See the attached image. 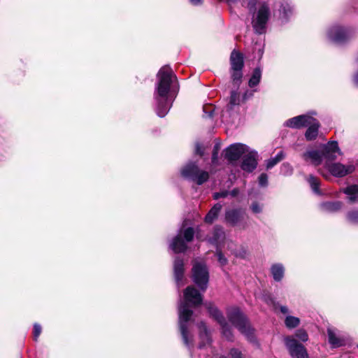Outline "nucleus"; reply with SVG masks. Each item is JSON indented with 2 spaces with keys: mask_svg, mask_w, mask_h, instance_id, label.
<instances>
[{
  "mask_svg": "<svg viewBox=\"0 0 358 358\" xmlns=\"http://www.w3.org/2000/svg\"><path fill=\"white\" fill-rule=\"evenodd\" d=\"M157 77L153 94L154 110L157 116L164 117L172 106L179 86L176 76L168 66L161 68Z\"/></svg>",
  "mask_w": 358,
  "mask_h": 358,
  "instance_id": "f257e3e1",
  "label": "nucleus"
},
{
  "mask_svg": "<svg viewBox=\"0 0 358 358\" xmlns=\"http://www.w3.org/2000/svg\"><path fill=\"white\" fill-rule=\"evenodd\" d=\"M185 301H180L178 306V323L179 329L184 344L188 348L190 355L192 357V348L194 347L193 329L194 320L191 307L201 303V294L197 289L193 286L187 287L184 292Z\"/></svg>",
  "mask_w": 358,
  "mask_h": 358,
  "instance_id": "f03ea898",
  "label": "nucleus"
},
{
  "mask_svg": "<svg viewBox=\"0 0 358 358\" xmlns=\"http://www.w3.org/2000/svg\"><path fill=\"white\" fill-rule=\"evenodd\" d=\"M201 159V145L197 141L195 143L194 156L188 161L180 171L181 176L197 185H201V170L199 161Z\"/></svg>",
  "mask_w": 358,
  "mask_h": 358,
  "instance_id": "7ed1b4c3",
  "label": "nucleus"
},
{
  "mask_svg": "<svg viewBox=\"0 0 358 358\" xmlns=\"http://www.w3.org/2000/svg\"><path fill=\"white\" fill-rule=\"evenodd\" d=\"M227 317L231 323L250 342L255 341V329L248 317L238 308L229 310Z\"/></svg>",
  "mask_w": 358,
  "mask_h": 358,
  "instance_id": "20e7f679",
  "label": "nucleus"
},
{
  "mask_svg": "<svg viewBox=\"0 0 358 358\" xmlns=\"http://www.w3.org/2000/svg\"><path fill=\"white\" fill-rule=\"evenodd\" d=\"M339 154L338 143L333 141L324 146L322 153L317 150H308L303 154V158L305 161H310L315 166H318L322 163L323 157L327 161H333Z\"/></svg>",
  "mask_w": 358,
  "mask_h": 358,
  "instance_id": "39448f33",
  "label": "nucleus"
},
{
  "mask_svg": "<svg viewBox=\"0 0 358 358\" xmlns=\"http://www.w3.org/2000/svg\"><path fill=\"white\" fill-rule=\"evenodd\" d=\"M194 236V230L192 227L180 229L177 235L169 242V247L174 253L185 252L187 249V244Z\"/></svg>",
  "mask_w": 358,
  "mask_h": 358,
  "instance_id": "423d86ee",
  "label": "nucleus"
},
{
  "mask_svg": "<svg viewBox=\"0 0 358 358\" xmlns=\"http://www.w3.org/2000/svg\"><path fill=\"white\" fill-rule=\"evenodd\" d=\"M270 15L271 10L268 3L265 1L259 3L252 21L253 28L257 33L261 34L264 31Z\"/></svg>",
  "mask_w": 358,
  "mask_h": 358,
  "instance_id": "0eeeda50",
  "label": "nucleus"
},
{
  "mask_svg": "<svg viewBox=\"0 0 358 358\" xmlns=\"http://www.w3.org/2000/svg\"><path fill=\"white\" fill-rule=\"evenodd\" d=\"M203 305L208 310L210 316L214 317L218 323L220 324L222 328V335L228 341H234V334L231 327L227 323L224 317L222 316L219 310L211 303H205Z\"/></svg>",
  "mask_w": 358,
  "mask_h": 358,
  "instance_id": "6e6552de",
  "label": "nucleus"
},
{
  "mask_svg": "<svg viewBox=\"0 0 358 358\" xmlns=\"http://www.w3.org/2000/svg\"><path fill=\"white\" fill-rule=\"evenodd\" d=\"M284 341L292 358H308V354L306 348L299 343L294 337L287 336Z\"/></svg>",
  "mask_w": 358,
  "mask_h": 358,
  "instance_id": "1a4fd4ad",
  "label": "nucleus"
},
{
  "mask_svg": "<svg viewBox=\"0 0 358 358\" xmlns=\"http://www.w3.org/2000/svg\"><path fill=\"white\" fill-rule=\"evenodd\" d=\"M208 241L209 243L215 245L217 249H222L225 243L227 244V248L229 250L234 245V243L232 241L226 239L223 228L218 226L214 228Z\"/></svg>",
  "mask_w": 358,
  "mask_h": 358,
  "instance_id": "9d476101",
  "label": "nucleus"
},
{
  "mask_svg": "<svg viewBox=\"0 0 358 358\" xmlns=\"http://www.w3.org/2000/svg\"><path fill=\"white\" fill-rule=\"evenodd\" d=\"M248 152L246 145L241 143H236L230 145L225 151V157L230 162L238 160L240 157Z\"/></svg>",
  "mask_w": 358,
  "mask_h": 358,
  "instance_id": "9b49d317",
  "label": "nucleus"
},
{
  "mask_svg": "<svg viewBox=\"0 0 358 358\" xmlns=\"http://www.w3.org/2000/svg\"><path fill=\"white\" fill-rule=\"evenodd\" d=\"M313 121V117L309 115H299L293 118L289 119L285 123V125L292 128H301L308 127Z\"/></svg>",
  "mask_w": 358,
  "mask_h": 358,
  "instance_id": "f8f14e48",
  "label": "nucleus"
},
{
  "mask_svg": "<svg viewBox=\"0 0 358 358\" xmlns=\"http://www.w3.org/2000/svg\"><path fill=\"white\" fill-rule=\"evenodd\" d=\"M329 38L335 43H343L349 37L347 30L341 27H334L328 32Z\"/></svg>",
  "mask_w": 358,
  "mask_h": 358,
  "instance_id": "ddd939ff",
  "label": "nucleus"
},
{
  "mask_svg": "<svg viewBox=\"0 0 358 358\" xmlns=\"http://www.w3.org/2000/svg\"><path fill=\"white\" fill-rule=\"evenodd\" d=\"M257 153L255 151L249 152L243 159L241 169L247 172H252L257 165Z\"/></svg>",
  "mask_w": 358,
  "mask_h": 358,
  "instance_id": "4468645a",
  "label": "nucleus"
},
{
  "mask_svg": "<svg viewBox=\"0 0 358 358\" xmlns=\"http://www.w3.org/2000/svg\"><path fill=\"white\" fill-rule=\"evenodd\" d=\"M330 173L336 177H343L354 171L355 167L352 165L345 166L340 163L333 164L328 167Z\"/></svg>",
  "mask_w": 358,
  "mask_h": 358,
  "instance_id": "2eb2a0df",
  "label": "nucleus"
},
{
  "mask_svg": "<svg viewBox=\"0 0 358 358\" xmlns=\"http://www.w3.org/2000/svg\"><path fill=\"white\" fill-rule=\"evenodd\" d=\"M174 277L176 285L178 287L184 285V262L179 257H176L173 263Z\"/></svg>",
  "mask_w": 358,
  "mask_h": 358,
  "instance_id": "dca6fc26",
  "label": "nucleus"
},
{
  "mask_svg": "<svg viewBox=\"0 0 358 358\" xmlns=\"http://www.w3.org/2000/svg\"><path fill=\"white\" fill-rule=\"evenodd\" d=\"M244 212L241 209H231L225 213L226 222L232 226L238 225L243 220Z\"/></svg>",
  "mask_w": 358,
  "mask_h": 358,
  "instance_id": "f3484780",
  "label": "nucleus"
},
{
  "mask_svg": "<svg viewBox=\"0 0 358 358\" xmlns=\"http://www.w3.org/2000/svg\"><path fill=\"white\" fill-rule=\"evenodd\" d=\"M215 109V106L212 104L203 106V122L208 127L215 124V121L213 119Z\"/></svg>",
  "mask_w": 358,
  "mask_h": 358,
  "instance_id": "a211bd4d",
  "label": "nucleus"
},
{
  "mask_svg": "<svg viewBox=\"0 0 358 358\" xmlns=\"http://www.w3.org/2000/svg\"><path fill=\"white\" fill-rule=\"evenodd\" d=\"M247 93L241 97L240 93L238 92L237 88L231 90L230 96L229 98V103L227 104V109L232 110L234 106H239L243 101H245L247 97Z\"/></svg>",
  "mask_w": 358,
  "mask_h": 358,
  "instance_id": "6ab92c4d",
  "label": "nucleus"
},
{
  "mask_svg": "<svg viewBox=\"0 0 358 358\" xmlns=\"http://www.w3.org/2000/svg\"><path fill=\"white\" fill-rule=\"evenodd\" d=\"M230 69H243L244 66L243 54L234 50L230 55Z\"/></svg>",
  "mask_w": 358,
  "mask_h": 358,
  "instance_id": "aec40b11",
  "label": "nucleus"
},
{
  "mask_svg": "<svg viewBox=\"0 0 358 358\" xmlns=\"http://www.w3.org/2000/svg\"><path fill=\"white\" fill-rule=\"evenodd\" d=\"M192 272L193 282L201 287V262L199 259L194 260Z\"/></svg>",
  "mask_w": 358,
  "mask_h": 358,
  "instance_id": "412c9836",
  "label": "nucleus"
},
{
  "mask_svg": "<svg viewBox=\"0 0 358 358\" xmlns=\"http://www.w3.org/2000/svg\"><path fill=\"white\" fill-rule=\"evenodd\" d=\"M308 126V128L305 133V137L307 141L315 140L318 135V129L320 127V123L317 120L313 118V122H311Z\"/></svg>",
  "mask_w": 358,
  "mask_h": 358,
  "instance_id": "4be33fe9",
  "label": "nucleus"
},
{
  "mask_svg": "<svg viewBox=\"0 0 358 358\" xmlns=\"http://www.w3.org/2000/svg\"><path fill=\"white\" fill-rule=\"evenodd\" d=\"M222 207V205L219 203L215 204L205 217V222L210 224L214 222L217 218Z\"/></svg>",
  "mask_w": 358,
  "mask_h": 358,
  "instance_id": "5701e85b",
  "label": "nucleus"
},
{
  "mask_svg": "<svg viewBox=\"0 0 358 358\" xmlns=\"http://www.w3.org/2000/svg\"><path fill=\"white\" fill-rule=\"evenodd\" d=\"M327 334L329 342L333 348H338L344 345L345 341L341 338L337 337L333 329L329 328L327 329Z\"/></svg>",
  "mask_w": 358,
  "mask_h": 358,
  "instance_id": "b1692460",
  "label": "nucleus"
},
{
  "mask_svg": "<svg viewBox=\"0 0 358 358\" xmlns=\"http://www.w3.org/2000/svg\"><path fill=\"white\" fill-rule=\"evenodd\" d=\"M230 73L234 87L238 89L242 83V69H230Z\"/></svg>",
  "mask_w": 358,
  "mask_h": 358,
  "instance_id": "393cba45",
  "label": "nucleus"
},
{
  "mask_svg": "<svg viewBox=\"0 0 358 358\" xmlns=\"http://www.w3.org/2000/svg\"><path fill=\"white\" fill-rule=\"evenodd\" d=\"M343 192L348 195V199L351 203L358 202V186L351 185L346 187Z\"/></svg>",
  "mask_w": 358,
  "mask_h": 358,
  "instance_id": "a878e982",
  "label": "nucleus"
},
{
  "mask_svg": "<svg viewBox=\"0 0 358 358\" xmlns=\"http://www.w3.org/2000/svg\"><path fill=\"white\" fill-rule=\"evenodd\" d=\"M321 206L322 209L325 212L334 213L341 208L342 203L341 201L325 202Z\"/></svg>",
  "mask_w": 358,
  "mask_h": 358,
  "instance_id": "bb28decb",
  "label": "nucleus"
},
{
  "mask_svg": "<svg viewBox=\"0 0 358 358\" xmlns=\"http://www.w3.org/2000/svg\"><path fill=\"white\" fill-rule=\"evenodd\" d=\"M272 275L275 281H280L284 276V267L282 264H275L271 268Z\"/></svg>",
  "mask_w": 358,
  "mask_h": 358,
  "instance_id": "cd10ccee",
  "label": "nucleus"
},
{
  "mask_svg": "<svg viewBox=\"0 0 358 358\" xmlns=\"http://www.w3.org/2000/svg\"><path fill=\"white\" fill-rule=\"evenodd\" d=\"M262 77V71L259 68H256L250 78L248 85L250 87H253L259 84Z\"/></svg>",
  "mask_w": 358,
  "mask_h": 358,
  "instance_id": "c85d7f7f",
  "label": "nucleus"
},
{
  "mask_svg": "<svg viewBox=\"0 0 358 358\" xmlns=\"http://www.w3.org/2000/svg\"><path fill=\"white\" fill-rule=\"evenodd\" d=\"M308 181L313 191L317 194H320L321 192L319 189V186H320L319 179L313 176H310L308 177Z\"/></svg>",
  "mask_w": 358,
  "mask_h": 358,
  "instance_id": "c756f323",
  "label": "nucleus"
},
{
  "mask_svg": "<svg viewBox=\"0 0 358 358\" xmlns=\"http://www.w3.org/2000/svg\"><path fill=\"white\" fill-rule=\"evenodd\" d=\"M284 158V153L283 152H280L277 155L268 160L266 163V168L268 169H271L273 167L275 164H277L278 162L282 161Z\"/></svg>",
  "mask_w": 358,
  "mask_h": 358,
  "instance_id": "7c9ffc66",
  "label": "nucleus"
},
{
  "mask_svg": "<svg viewBox=\"0 0 358 358\" xmlns=\"http://www.w3.org/2000/svg\"><path fill=\"white\" fill-rule=\"evenodd\" d=\"M285 323L287 328L292 329L296 327L299 324L300 320L298 317L287 316L285 320Z\"/></svg>",
  "mask_w": 358,
  "mask_h": 358,
  "instance_id": "2f4dec72",
  "label": "nucleus"
},
{
  "mask_svg": "<svg viewBox=\"0 0 358 358\" xmlns=\"http://www.w3.org/2000/svg\"><path fill=\"white\" fill-rule=\"evenodd\" d=\"M294 338L296 340L299 339L301 341L306 342L308 339V336L307 332L304 329H298L294 334Z\"/></svg>",
  "mask_w": 358,
  "mask_h": 358,
  "instance_id": "473e14b6",
  "label": "nucleus"
},
{
  "mask_svg": "<svg viewBox=\"0 0 358 358\" xmlns=\"http://www.w3.org/2000/svg\"><path fill=\"white\" fill-rule=\"evenodd\" d=\"M229 356L230 358H245L241 350L236 348L229 350Z\"/></svg>",
  "mask_w": 358,
  "mask_h": 358,
  "instance_id": "72a5a7b5",
  "label": "nucleus"
},
{
  "mask_svg": "<svg viewBox=\"0 0 358 358\" xmlns=\"http://www.w3.org/2000/svg\"><path fill=\"white\" fill-rule=\"evenodd\" d=\"M222 249H217V252H216V256L217 257V260L220 263V264L221 266H225L227 262H228V260L224 256V255L222 254V251H221Z\"/></svg>",
  "mask_w": 358,
  "mask_h": 358,
  "instance_id": "f704fd0d",
  "label": "nucleus"
},
{
  "mask_svg": "<svg viewBox=\"0 0 358 358\" xmlns=\"http://www.w3.org/2000/svg\"><path fill=\"white\" fill-rule=\"evenodd\" d=\"M209 279L208 272L206 268L203 266V292L207 287V284Z\"/></svg>",
  "mask_w": 358,
  "mask_h": 358,
  "instance_id": "c9c22d12",
  "label": "nucleus"
},
{
  "mask_svg": "<svg viewBox=\"0 0 358 358\" xmlns=\"http://www.w3.org/2000/svg\"><path fill=\"white\" fill-rule=\"evenodd\" d=\"M348 218L352 222H358V210L350 212L348 215Z\"/></svg>",
  "mask_w": 358,
  "mask_h": 358,
  "instance_id": "e433bc0d",
  "label": "nucleus"
},
{
  "mask_svg": "<svg viewBox=\"0 0 358 358\" xmlns=\"http://www.w3.org/2000/svg\"><path fill=\"white\" fill-rule=\"evenodd\" d=\"M41 327L38 324H34V339L35 341H37L38 336H40L41 333Z\"/></svg>",
  "mask_w": 358,
  "mask_h": 358,
  "instance_id": "4c0bfd02",
  "label": "nucleus"
},
{
  "mask_svg": "<svg viewBox=\"0 0 358 358\" xmlns=\"http://www.w3.org/2000/svg\"><path fill=\"white\" fill-rule=\"evenodd\" d=\"M268 182V176L266 173H262L259 177V183L261 186H266Z\"/></svg>",
  "mask_w": 358,
  "mask_h": 358,
  "instance_id": "58836bf2",
  "label": "nucleus"
},
{
  "mask_svg": "<svg viewBox=\"0 0 358 358\" xmlns=\"http://www.w3.org/2000/svg\"><path fill=\"white\" fill-rule=\"evenodd\" d=\"M203 343L204 341H206L207 343H210L211 339L209 335V333L207 331L206 327L203 325Z\"/></svg>",
  "mask_w": 358,
  "mask_h": 358,
  "instance_id": "ea45409f",
  "label": "nucleus"
},
{
  "mask_svg": "<svg viewBox=\"0 0 358 358\" xmlns=\"http://www.w3.org/2000/svg\"><path fill=\"white\" fill-rule=\"evenodd\" d=\"M251 210L254 213H259L262 212V207L257 202H253L251 205Z\"/></svg>",
  "mask_w": 358,
  "mask_h": 358,
  "instance_id": "a19ab883",
  "label": "nucleus"
},
{
  "mask_svg": "<svg viewBox=\"0 0 358 358\" xmlns=\"http://www.w3.org/2000/svg\"><path fill=\"white\" fill-rule=\"evenodd\" d=\"M228 194H229V192L227 191H224L222 192H216L214 194L213 198H214V199H218L220 198H224V197L227 196Z\"/></svg>",
  "mask_w": 358,
  "mask_h": 358,
  "instance_id": "79ce46f5",
  "label": "nucleus"
},
{
  "mask_svg": "<svg viewBox=\"0 0 358 358\" xmlns=\"http://www.w3.org/2000/svg\"><path fill=\"white\" fill-rule=\"evenodd\" d=\"M281 8L283 10L282 12L285 17L287 15L288 12H291V8L288 4H286L285 6L282 4Z\"/></svg>",
  "mask_w": 358,
  "mask_h": 358,
  "instance_id": "37998d69",
  "label": "nucleus"
},
{
  "mask_svg": "<svg viewBox=\"0 0 358 358\" xmlns=\"http://www.w3.org/2000/svg\"><path fill=\"white\" fill-rule=\"evenodd\" d=\"M256 1H257L256 0H250L248 7L250 11L255 10V6Z\"/></svg>",
  "mask_w": 358,
  "mask_h": 358,
  "instance_id": "c03bdc74",
  "label": "nucleus"
},
{
  "mask_svg": "<svg viewBox=\"0 0 358 358\" xmlns=\"http://www.w3.org/2000/svg\"><path fill=\"white\" fill-rule=\"evenodd\" d=\"M239 193V191L238 189H234L229 194L232 196H236Z\"/></svg>",
  "mask_w": 358,
  "mask_h": 358,
  "instance_id": "a18cd8bd",
  "label": "nucleus"
},
{
  "mask_svg": "<svg viewBox=\"0 0 358 358\" xmlns=\"http://www.w3.org/2000/svg\"><path fill=\"white\" fill-rule=\"evenodd\" d=\"M189 1L194 6L199 5L201 3V0H189Z\"/></svg>",
  "mask_w": 358,
  "mask_h": 358,
  "instance_id": "49530a36",
  "label": "nucleus"
},
{
  "mask_svg": "<svg viewBox=\"0 0 358 358\" xmlns=\"http://www.w3.org/2000/svg\"><path fill=\"white\" fill-rule=\"evenodd\" d=\"M203 182L206 181L208 178V173L207 172L203 171Z\"/></svg>",
  "mask_w": 358,
  "mask_h": 358,
  "instance_id": "de8ad7c7",
  "label": "nucleus"
},
{
  "mask_svg": "<svg viewBox=\"0 0 358 358\" xmlns=\"http://www.w3.org/2000/svg\"><path fill=\"white\" fill-rule=\"evenodd\" d=\"M280 310L284 314H286L288 313V308L286 306H281Z\"/></svg>",
  "mask_w": 358,
  "mask_h": 358,
  "instance_id": "09e8293b",
  "label": "nucleus"
},
{
  "mask_svg": "<svg viewBox=\"0 0 358 358\" xmlns=\"http://www.w3.org/2000/svg\"><path fill=\"white\" fill-rule=\"evenodd\" d=\"M234 255H235L236 257H241V258H244V257H245V254H246V252H245V251L243 252V254H238V253H236V252H234Z\"/></svg>",
  "mask_w": 358,
  "mask_h": 358,
  "instance_id": "8fccbe9b",
  "label": "nucleus"
},
{
  "mask_svg": "<svg viewBox=\"0 0 358 358\" xmlns=\"http://www.w3.org/2000/svg\"><path fill=\"white\" fill-rule=\"evenodd\" d=\"M355 82L357 85H358V73L355 76Z\"/></svg>",
  "mask_w": 358,
  "mask_h": 358,
  "instance_id": "3c124183",
  "label": "nucleus"
},
{
  "mask_svg": "<svg viewBox=\"0 0 358 358\" xmlns=\"http://www.w3.org/2000/svg\"><path fill=\"white\" fill-rule=\"evenodd\" d=\"M217 152H214L213 156V160H215L217 159Z\"/></svg>",
  "mask_w": 358,
  "mask_h": 358,
  "instance_id": "603ef678",
  "label": "nucleus"
},
{
  "mask_svg": "<svg viewBox=\"0 0 358 358\" xmlns=\"http://www.w3.org/2000/svg\"><path fill=\"white\" fill-rule=\"evenodd\" d=\"M196 326H197V327H198L199 329H200V328H201V326H200V324H199V323H197V324H196Z\"/></svg>",
  "mask_w": 358,
  "mask_h": 358,
  "instance_id": "864d4df0",
  "label": "nucleus"
},
{
  "mask_svg": "<svg viewBox=\"0 0 358 358\" xmlns=\"http://www.w3.org/2000/svg\"><path fill=\"white\" fill-rule=\"evenodd\" d=\"M242 229H245V224L242 226Z\"/></svg>",
  "mask_w": 358,
  "mask_h": 358,
  "instance_id": "5fc2aeb1",
  "label": "nucleus"
},
{
  "mask_svg": "<svg viewBox=\"0 0 358 358\" xmlns=\"http://www.w3.org/2000/svg\"><path fill=\"white\" fill-rule=\"evenodd\" d=\"M198 348H201V344H199V345H198Z\"/></svg>",
  "mask_w": 358,
  "mask_h": 358,
  "instance_id": "6e6d98bb",
  "label": "nucleus"
},
{
  "mask_svg": "<svg viewBox=\"0 0 358 358\" xmlns=\"http://www.w3.org/2000/svg\"><path fill=\"white\" fill-rule=\"evenodd\" d=\"M357 348H358V345H357Z\"/></svg>",
  "mask_w": 358,
  "mask_h": 358,
  "instance_id": "4d7b16f0",
  "label": "nucleus"
}]
</instances>
